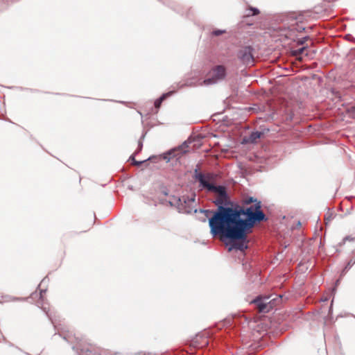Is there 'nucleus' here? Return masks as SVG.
<instances>
[{"instance_id": "nucleus-3", "label": "nucleus", "mask_w": 355, "mask_h": 355, "mask_svg": "<svg viewBox=\"0 0 355 355\" xmlns=\"http://www.w3.org/2000/svg\"><path fill=\"white\" fill-rule=\"evenodd\" d=\"M193 178L196 180L200 182V184L202 188L218 195L215 201V204L218 206V208H219V206L225 207L230 204L225 187L223 186L214 185V182L215 180V178L214 174L209 173H202L199 172L198 169H196Z\"/></svg>"}, {"instance_id": "nucleus-1", "label": "nucleus", "mask_w": 355, "mask_h": 355, "mask_svg": "<svg viewBox=\"0 0 355 355\" xmlns=\"http://www.w3.org/2000/svg\"><path fill=\"white\" fill-rule=\"evenodd\" d=\"M209 225L213 236L245 239L247 234L240 222L239 214L234 207L219 206L209 218Z\"/></svg>"}, {"instance_id": "nucleus-11", "label": "nucleus", "mask_w": 355, "mask_h": 355, "mask_svg": "<svg viewBox=\"0 0 355 355\" xmlns=\"http://www.w3.org/2000/svg\"><path fill=\"white\" fill-rule=\"evenodd\" d=\"M171 92L170 93H167V94H163L159 98L157 99L155 102V107L158 109L159 108V107L161 106V104L162 103V101L168 96L171 95Z\"/></svg>"}, {"instance_id": "nucleus-2", "label": "nucleus", "mask_w": 355, "mask_h": 355, "mask_svg": "<svg viewBox=\"0 0 355 355\" xmlns=\"http://www.w3.org/2000/svg\"><path fill=\"white\" fill-rule=\"evenodd\" d=\"M261 208V202L253 197L243 198L242 205L234 207L239 214L240 222L247 234L257 223L267 220Z\"/></svg>"}, {"instance_id": "nucleus-16", "label": "nucleus", "mask_w": 355, "mask_h": 355, "mask_svg": "<svg viewBox=\"0 0 355 355\" xmlns=\"http://www.w3.org/2000/svg\"><path fill=\"white\" fill-rule=\"evenodd\" d=\"M131 159H132V160L133 162V164L134 165L139 166L142 163V162H137V161H136L133 157H131Z\"/></svg>"}, {"instance_id": "nucleus-15", "label": "nucleus", "mask_w": 355, "mask_h": 355, "mask_svg": "<svg viewBox=\"0 0 355 355\" xmlns=\"http://www.w3.org/2000/svg\"><path fill=\"white\" fill-rule=\"evenodd\" d=\"M309 39V37H303L302 39L301 40H299L297 41V44L298 45H302L304 44V42Z\"/></svg>"}, {"instance_id": "nucleus-14", "label": "nucleus", "mask_w": 355, "mask_h": 355, "mask_svg": "<svg viewBox=\"0 0 355 355\" xmlns=\"http://www.w3.org/2000/svg\"><path fill=\"white\" fill-rule=\"evenodd\" d=\"M225 33V31L216 30L212 32V35L215 36H218Z\"/></svg>"}, {"instance_id": "nucleus-8", "label": "nucleus", "mask_w": 355, "mask_h": 355, "mask_svg": "<svg viewBox=\"0 0 355 355\" xmlns=\"http://www.w3.org/2000/svg\"><path fill=\"white\" fill-rule=\"evenodd\" d=\"M263 135V132H252L249 137H244L243 139V143L244 144H256L259 139Z\"/></svg>"}, {"instance_id": "nucleus-17", "label": "nucleus", "mask_w": 355, "mask_h": 355, "mask_svg": "<svg viewBox=\"0 0 355 355\" xmlns=\"http://www.w3.org/2000/svg\"><path fill=\"white\" fill-rule=\"evenodd\" d=\"M303 56H309V51L307 49V51H305L303 54Z\"/></svg>"}, {"instance_id": "nucleus-7", "label": "nucleus", "mask_w": 355, "mask_h": 355, "mask_svg": "<svg viewBox=\"0 0 355 355\" xmlns=\"http://www.w3.org/2000/svg\"><path fill=\"white\" fill-rule=\"evenodd\" d=\"M232 240H234L232 244L229 248V251L232 250V249L239 250L241 251H244L245 249L248 248L247 243H248V234H246V236L244 239H231Z\"/></svg>"}, {"instance_id": "nucleus-4", "label": "nucleus", "mask_w": 355, "mask_h": 355, "mask_svg": "<svg viewBox=\"0 0 355 355\" xmlns=\"http://www.w3.org/2000/svg\"><path fill=\"white\" fill-rule=\"evenodd\" d=\"M226 75V69L223 65H218L213 67L207 73V78L204 83L206 85L216 83L218 80L225 78Z\"/></svg>"}, {"instance_id": "nucleus-5", "label": "nucleus", "mask_w": 355, "mask_h": 355, "mask_svg": "<svg viewBox=\"0 0 355 355\" xmlns=\"http://www.w3.org/2000/svg\"><path fill=\"white\" fill-rule=\"evenodd\" d=\"M269 296L259 297L254 300L252 302L255 304L259 313H268L272 309L273 306V304H272V301L273 300H269Z\"/></svg>"}, {"instance_id": "nucleus-12", "label": "nucleus", "mask_w": 355, "mask_h": 355, "mask_svg": "<svg viewBox=\"0 0 355 355\" xmlns=\"http://www.w3.org/2000/svg\"><path fill=\"white\" fill-rule=\"evenodd\" d=\"M249 10L250 12L247 14V16L257 15L259 13V10L255 8H250Z\"/></svg>"}, {"instance_id": "nucleus-9", "label": "nucleus", "mask_w": 355, "mask_h": 355, "mask_svg": "<svg viewBox=\"0 0 355 355\" xmlns=\"http://www.w3.org/2000/svg\"><path fill=\"white\" fill-rule=\"evenodd\" d=\"M182 154H183V152H182V148H175V149L169 151L168 153H167L164 155V159H166L167 162H168L170 160V159H171V157H180Z\"/></svg>"}, {"instance_id": "nucleus-6", "label": "nucleus", "mask_w": 355, "mask_h": 355, "mask_svg": "<svg viewBox=\"0 0 355 355\" xmlns=\"http://www.w3.org/2000/svg\"><path fill=\"white\" fill-rule=\"evenodd\" d=\"M252 49L250 46L241 49L238 53L239 58L246 65L252 66L254 64Z\"/></svg>"}, {"instance_id": "nucleus-10", "label": "nucleus", "mask_w": 355, "mask_h": 355, "mask_svg": "<svg viewBox=\"0 0 355 355\" xmlns=\"http://www.w3.org/2000/svg\"><path fill=\"white\" fill-rule=\"evenodd\" d=\"M305 51H307V47L303 46L299 49L291 50V55L295 56L298 60L302 61Z\"/></svg>"}, {"instance_id": "nucleus-13", "label": "nucleus", "mask_w": 355, "mask_h": 355, "mask_svg": "<svg viewBox=\"0 0 355 355\" xmlns=\"http://www.w3.org/2000/svg\"><path fill=\"white\" fill-rule=\"evenodd\" d=\"M286 37L294 40V28H292L291 30L288 31V33L285 35Z\"/></svg>"}, {"instance_id": "nucleus-18", "label": "nucleus", "mask_w": 355, "mask_h": 355, "mask_svg": "<svg viewBox=\"0 0 355 355\" xmlns=\"http://www.w3.org/2000/svg\"><path fill=\"white\" fill-rule=\"evenodd\" d=\"M354 109H355V107H354Z\"/></svg>"}]
</instances>
